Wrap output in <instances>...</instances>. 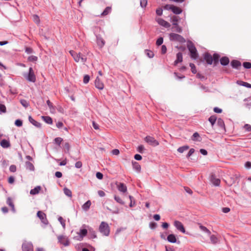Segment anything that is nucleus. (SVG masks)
<instances>
[{"label":"nucleus","instance_id":"obj_1","mask_svg":"<svg viewBox=\"0 0 251 251\" xmlns=\"http://www.w3.org/2000/svg\"><path fill=\"white\" fill-rule=\"evenodd\" d=\"M187 48L190 52L191 58L193 60H197L199 58V54L194 44L189 41L187 44Z\"/></svg>","mask_w":251,"mask_h":251},{"label":"nucleus","instance_id":"obj_2","mask_svg":"<svg viewBox=\"0 0 251 251\" xmlns=\"http://www.w3.org/2000/svg\"><path fill=\"white\" fill-rule=\"evenodd\" d=\"M99 231L103 235L108 236L110 233V228L108 224L105 222H102L99 226Z\"/></svg>","mask_w":251,"mask_h":251},{"label":"nucleus","instance_id":"obj_3","mask_svg":"<svg viewBox=\"0 0 251 251\" xmlns=\"http://www.w3.org/2000/svg\"><path fill=\"white\" fill-rule=\"evenodd\" d=\"M169 39L171 41H177L180 43H184L186 42L185 38L177 33H171L169 34Z\"/></svg>","mask_w":251,"mask_h":251},{"label":"nucleus","instance_id":"obj_4","mask_svg":"<svg viewBox=\"0 0 251 251\" xmlns=\"http://www.w3.org/2000/svg\"><path fill=\"white\" fill-rule=\"evenodd\" d=\"M24 76L29 82L34 83L36 81V75L34 74L33 68L31 67L29 68L28 72L26 74H25Z\"/></svg>","mask_w":251,"mask_h":251},{"label":"nucleus","instance_id":"obj_5","mask_svg":"<svg viewBox=\"0 0 251 251\" xmlns=\"http://www.w3.org/2000/svg\"><path fill=\"white\" fill-rule=\"evenodd\" d=\"M145 141L150 145L156 147L159 145V142L153 137L147 136L145 138Z\"/></svg>","mask_w":251,"mask_h":251},{"label":"nucleus","instance_id":"obj_6","mask_svg":"<svg viewBox=\"0 0 251 251\" xmlns=\"http://www.w3.org/2000/svg\"><path fill=\"white\" fill-rule=\"evenodd\" d=\"M23 251H33V246L31 242H24L22 246Z\"/></svg>","mask_w":251,"mask_h":251},{"label":"nucleus","instance_id":"obj_7","mask_svg":"<svg viewBox=\"0 0 251 251\" xmlns=\"http://www.w3.org/2000/svg\"><path fill=\"white\" fill-rule=\"evenodd\" d=\"M37 216L40 219L41 222L45 225L48 224V221L45 213L41 211H38L37 213Z\"/></svg>","mask_w":251,"mask_h":251},{"label":"nucleus","instance_id":"obj_8","mask_svg":"<svg viewBox=\"0 0 251 251\" xmlns=\"http://www.w3.org/2000/svg\"><path fill=\"white\" fill-rule=\"evenodd\" d=\"M96 42L97 45L100 49H102L105 44L104 40L102 38L100 35H96Z\"/></svg>","mask_w":251,"mask_h":251},{"label":"nucleus","instance_id":"obj_9","mask_svg":"<svg viewBox=\"0 0 251 251\" xmlns=\"http://www.w3.org/2000/svg\"><path fill=\"white\" fill-rule=\"evenodd\" d=\"M88 233V230L85 228L80 229L79 232L77 233L79 234V237H75L74 238L78 241H81L83 237H84Z\"/></svg>","mask_w":251,"mask_h":251},{"label":"nucleus","instance_id":"obj_10","mask_svg":"<svg viewBox=\"0 0 251 251\" xmlns=\"http://www.w3.org/2000/svg\"><path fill=\"white\" fill-rule=\"evenodd\" d=\"M203 59L208 65H211L213 62L212 55L208 52H205L203 55Z\"/></svg>","mask_w":251,"mask_h":251},{"label":"nucleus","instance_id":"obj_11","mask_svg":"<svg viewBox=\"0 0 251 251\" xmlns=\"http://www.w3.org/2000/svg\"><path fill=\"white\" fill-rule=\"evenodd\" d=\"M174 225L177 230H179L183 233H185V228L181 222L179 221H175L174 222Z\"/></svg>","mask_w":251,"mask_h":251},{"label":"nucleus","instance_id":"obj_12","mask_svg":"<svg viewBox=\"0 0 251 251\" xmlns=\"http://www.w3.org/2000/svg\"><path fill=\"white\" fill-rule=\"evenodd\" d=\"M58 242L63 245L64 246H68L69 245V240L67 238H65L64 235H59L58 236Z\"/></svg>","mask_w":251,"mask_h":251},{"label":"nucleus","instance_id":"obj_13","mask_svg":"<svg viewBox=\"0 0 251 251\" xmlns=\"http://www.w3.org/2000/svg\"><path fill=\"white\" fill-rule=\"evenodd\" d=\"M156 21L159 25L165 28H169L171 26L170 23L162 18H158L156 19Z\"/></svg>","mask_w":251,"mask_h":251},{"label":"nucleus","instance_id":"obj_14","mask_svg":"<svg viewBox=\"0 0 251 251\" xmlns=\"http://www.w3.org/2000/svg\"><path fill=\"white\" fill-rule=\"evenodd\" d=\"M95 85L96 88L100 90H102L104 88L103 83L98 76H97L95 79Z\"/></svg>","mask_w":251,"mask_h":251},{"label":"nucleus","instance_id":"obj_15","mask_svg":"<svg viewBox=\"0 0 251 251\" xmlns=\"http://www.w3.org/2000/svg\"><path fill=\"white\" fill-rule=\"evenodd\" d=\"M230 65L233 69L239 70L241 66V63L238 60H232L230 62Z\"/></svg>","mask_w":251,"mask_h":251},{"label":"nucleus","instance_id":"obj_16","mask_svg":"<svg viewBox=\"0 0 251 251\" xmlns=\"http://www.w3.org/2000/svg\"><path fill=\"white\" fill-rule=\"evenodd\" d=\"M167 240L169 242L171 243H180V241L179 240L177 241L176 236L174 234H170L168 235Z\"/></svg>","mask_w":251,"mask_h":251},{"label":"nucleus","instance_id":"obj_17","mask_svg":"<svg viewBox=\"0 0 251 251\" xmlns=\"http://www.w3.org/2000/svg\"><path fill=\"white\" fill-rule=\"evenodd\" d=\"M28 121L29 122L32 124L33 126H36L37 128H41L42 125L40 123L35 120L31 116H28Z\"/></svg>","mask_w":251,"mask_h":251},{"label":"nucleus","instance_id":"obj_18","mask_svg":"<svg viewBox=\"0 0 251 251\" xmlns=\"http://www.w3.org/2000/svg\"><path fill=\"white\" fill-rule=\"evenodd\" d=\"M211 182L216 186H219L220 185L221 180L219 178H216L215 175L213 174L211 176Z\"/></svg>","mask_w":251,"mask_h":251},{"label":"nucleus","instance_id":"obj_19","mask_svg":"<svg viewBox=\"0 0 251 251\" xmlns=\"http://www.w3.org/2000/svg\"><path fill=\"white\" fill-rule=\"evenodd\" d=\"M70 53L71 54V55L73 57L75 61L77 62L79 61L81 56L82 55V54L80 52L76 53L74 50H70Z\"/></svg>","mask_w":251,"mask_h":251},{"label":"nucleus","instance_id":"obj_20","mask_svg":"<svg viewBox=\"0 0 251 251\" xmlns=\"http://www.w3.org/2000/svg\"><path fill=\"white\" fill-rule=\"evenodd\" d=\"M88 238L89 239H94L97 238V234L96 231L93 228L88 227Z\"/></svg>","mask_w":251,"mask_h":251},{"label":"nucleus","instance_id":"obj_21","mask_svg":"<svg viewBox=\"0 0 251 251\" xmlns=\"http://www.w3.org/2000/svg\"><path fill=\"white\" fill-rule=\"evenodd\" d=\"M219 61L221 65L226 66L229 63V59L227 56H223L220 58Z\"/></svg>","mask_w":251,"mask_h":251},{"label":"nucleus","instance_id":"obj_22","mask_svg":"<svg viewBox=\"0 0 251 251\" xmlns=\"http://www.w3.org/2000/svg\"><path fill=\"white\" fill-rule=\"evenodd\" d=\"M132 165L134 170L138 173L141 172V166L137 162L132 161Z\"/></svg>","mask_w":251,"mask_h":251},{"label":"nucleus","instance_id":"obj_23","mask_svg":"<svg viewBox=\"0 0 251 251\" xmlns=\"http://www.w3.org/2000/svg\"><path fill=\"white\" fill-rule=\"evenodd\" d=\"M191 140L193 141L201 142L202 140V138L198 132H195L193 133L191 137Z\"/></svg>","mask_w":251,"mask_h":251},{"label":"nucleus","instance_id":"obj_24","mask_svg":"<svg viewBox=\"0 0 251 251\" xmlns=\"http://www.w3.org/2000/svg\"><path fill=\"white\" fill-rule=\"evenodd\" d=\"M212 56V58L213 59V63H214V66H216L219 61H220V55L219 54L217 53H214L213 54V56Z\"/></svg>","mask_w":251,"mask_h":251},{"label":"nucleus","instance_id":"obj_25","mask_svg":"<svg viewBox=\"0 0 251 251\" xmlns=\"http://www.w3.org/2000/svg\"><path fill=\"white\" fill-rule=\"evenodd\" d=\"M183 60L182 53L178 52L176 54V59L174 62V65H176L178 63L181 62Z\"/></svg>","mask_w":251,"mask_h":251},{"label":"nucleus","instance_id":"obj_26","mask_svg":"<svg viewBox=\"0 0 251 251\" xmlns=\"http://www.w3.org/2000/svg\"><path fill=\"white\" fill-rule=\"evenodd\" d=\"M10 142L6 139H2L0 142V146L3 148H8L10 147Z\"/></svg>","mask_w":251,"mask_h":251},{"label":"nucleus","instance_id":"obj_27","mask_svg":"<svg viewBox=\"0 0 251 251\" xmlns=\"http://www.w3.org/2000/svg\"><path fill=\"white\" fill-rule=\"evenodd\" d=\"M172 12L174 14L179 15L182 12V10L180 8L174 5L172 10Z\"/></svg>","mask_w":251,"mask_h":251},{"label":"nucleus","instance_id":"obj_28","mask_svg":"<svg viewBox=\"0 0 251 251\" xmlns=\"http://www.w3.org/2000/svg\"><path fill=\"white\" fill-rule=\"evenodd\" d=\"M173 26L172 27V29H175V31H176L177 33H181L182 31V28L177 23H173Z\"/></svg>","mask_w":251,"mask_h":251},{"label":"nucleus","instance_id":"obj_29","mask_svg":"<svg viewBox=\"0 0 251 251\" xmlns=\"http://www.w3.org/2000/svg\"><path fill=\"white\" fill-rule=\"evenodd\" d=\"M118 190L121 192L125 193L127 191V187L124 183H120L118 185Z\"/></svg>","mask_w":251,"mask_h":251},{"label":"nucleus","instance_id":"obj_30","mask_svg":"<svg viewBox=\"0 0 251 251\" xmlns=\"http://www.w3.org/2000/svg\"><path fill=\"white\" fill-rule=\"evenodd\" d=\"M42 120L47 124L49 125L52 124L53 121L52 118L49 116H42L41 117Z\"/></svg>","mask_w":251,"mask_h":251},{"label":"nucleus","instance_id":"obj_31","mask_svg":"<svg viewBox=\"0 0 251 251\" xmlns=\"http://www.w3.org/2000/svg\"><path fill=\"white\" fill-rule=\"evenodd\" d=\"M236 83L240 86L246 87L248 88H251V84H250L247 82H245L242 80H237Z\"/></svg>","mask_w":251,"mask_h":251},{"label":"nucleus","instance_id":"obj_32","mask_svg":"<svg viewBox=\"0 0 251 251\" xmlns=\"http://www.w3.org/2000/svg\"><path fill=\"white\" fill-rule=\"evenodd\" d=\"M25 167L26 170H28L31 171H34L35 170L34 165L29 161H26L25 162Z\"/></svg>","mask_w":251,"mask_h":251},{"label":"nucleus","instance_id":"obj_33","mask_svg":"<svg viewBox=\"0 0 251 251\" xmlns=\"http://www.w3.org/2000/svg\"><path fill=\"white\" fill-rule=\"evenodd\" d=\"M41 187L40 186H37L34 188L31 189L30 191V194L32 195H37L39 193Z\"/></svg>","mask_w":251,"mask_h":251},{"label":"nucleus","instance_id":"obj_34","mask_svg":"<svg viewBox=\"0 0 251 251\" xmlns=\"http://www.w3.org/2000/svg\"><path fill=\"white\" fill-rule=\"evenodd\" d=\"M6 203L12 208V210L15 212V209L14 207V204L12 201V199L10 197H8L7 199Z\"/></svg>","mask_w":251,"mask_h":251},{"label":"nucleus","instance_id":"obj_35","mask_svg":"<svg viewBox=\"0 0 251 251\" xmlns=\"http://www.w3.org/2000/svg\"><path fill=\"white\" fill-rule=\"evenodd\" d=\"M91 205V202L90 200H88L82 205V208L84 211H87L90 208Z\"/></svg>","mask_w":251,"mask_h":251},{"label":"nucleus","instance_id":"obj_36","mask_svg":"<svg viewBox=\"0 0 251 251\" xmlns=\"http://www.w3.org/2000/svg\"><path fill=\"white\" fill-rule=\"evenodd\" d=\"M217 125L221 128L226 129L225 122L222 118H218L217 120Z\"/></svg>","mask_w":251,"mask_h":251},{"label":"nucleus","instance_id":"obj_37","mask_svg":"<svg viewBox=\"0 0 251 251\" xmlns=\"http://www.w3.org/2000/svg\"><path fill=\"white\" fill-rule=\"evenodd\" d=\"M20 102L22 106L25 108H27L29 106V101L25 99H21L20 100Z\"/></svg>","mask_w":251,"mask_h":251},{"label":"nucleus","instance_id":"obj_38","mask_svg":"<svg viewBox=\"0 0 251 251\" xmlns=\"http://www.w3.org/2000/svg\"><path fill=\"white\" fill-rule=\"evenodd\" d=\"M217 119V117L216 115H212L208 118V121L210 123L211 125L213 126L215 124L216 121Z\"/></svg>","mask_w":251,"mask_h":251},{"label":"nucleus","instance_id":"obj_39","mask_svg":"<svg viewBox=\"0 0 251 251\" xmlns=\"http://www.w3.org/2000/svg\"><path fill=\"white\" fill-rule=\"evenodd\" d=\"M145 53L146 55L150 58H153L154 55L153 52L152 50H148V49L145 50Z\"/></svg>","mask_w":251,"mask_h":251},{"label":"nucleus","instance_id":"obj_40","mask_svg":"<svg viewBox=\"0 0 251 251\" xmlns=\"http://www.w3.org/2000/svg\"><path fill=\"white\" fill-rule=\"evenodd\" d=\"M210 239L211 242L214 245L216 244L218 242V239L217 238V237L213 234H210Z\"/></svg>","mask_w":251,"mask_h":251},{"label":"nucleus","instance_id":"obj_41","mask_svg":"<svg viewBox=\"0 0 251 251\" xmlns=\"http://www.w3.org/2000/svg\"><path fill=\"white\" fill-rule=\"evenodd\" d=\"M64 194L68 197L71 198L72 197V193L70 189L67 187L63 189Z\"/></svg>","mask_w":251,"mask_h":251},{"label":"nucleus","instance_id":"obj_42","mask_svg":"<svg viewBox=\"0 0 251 251\" xmlns=\"http://www.w3.org/2000/svg\"><path fill=\"white\" fill-rule=\"evenodd\" d=\"M189 147L188 145H185L178 148L177 150L179 153H183L185 151L189 149Z\"/></svg>","mask_w":251,"mask_h":251},{"label":"nucleus","instance_id":"obj_43","mask_svg":"<svg viewBox=\"0 0 251 251\" xmlns=\"http://www.w3.org/2000/svg\"><path fill=\"white\" fill-rule=\"evenodd\" d=\"M111 11V8L110 7L107 6L106 7L103 11L101 13V15L104 16L108 15Z\"/></svg>","mask_w":251,"mask_h":251},{"label":"nucleus","instance_id":"obj_44","mask_svg":"<svg viewBox=\"0 0 251 251\" xmlns=\"http://www.w3.org/2000/svg\"><path fill=\"white\" fill-rule=\"evenodd\" d=\"M200 228L202 231L206 233L208 235H210L211 231L206 227L202 225H200Z\"/></svg>","mask_w":251,"mask_h":251},{"label":"nucleus","instance_id":"obj_45","mask_svg":"<svg viewBox=\"0 0 251 251\" xmlns=\"http://www.w3.org/2000/svg\"><path fill=\"white\" fill-rule=\"evenodd\" d=\"M180 20V18L178 16H173L171 18V22L173 23H177Z\"/></svg>","mask_w":251,"mask_h":251},{"label":"nucleus","instance_id":"obj_46","mask_svg":"<svg viewBox=\"0 0 251 251\" xmlns=\"http://www.w3.org/2000/svg\"><path fill=\"white\" fill-rule=\"evenodd\" d=\"M38 57L35 55H30L28 57L27 61L29 62H35L37 61Z\"/></svg>","mask_w":251,"mask_h":251},{"label":"nucleus","instance_id":"obj_47","mask_svg":"<svg viewBox=\"0 0 251 251\" xmlns=\"http://www.w3.org/2000/svg\"><path fill=\"white\" fill-rule=\"evenodd\" d=\"M114 200L119 203L124 205L125 204L124 201L121 199L119 196L115 195L114 197Z\"/></svg>","mask_w":251,"mask_h":251},{"label":"nucleus","instance_id":"obj_48","mask_svg":"<svg viewBox=\"0 0 251 251\" xmlns=\"http://www.w3.org/2000/svg\"><path fill=\"white\" fill-rule=\"evenodd\" d=\"M6 112V107L4 104L0 103V114Z\"/></svg>","mask_w":251,"mask_h":251},{"label":"nucleus","instance_id":"obj_49","mask_svg":"<svg viewBox=\"0 0 251 251\" xmlns=\"http://www.w3.org/2000/svg\"><path fill=\"white\" fill-rule=\"evenodd\" d=\"M14 125L17 127H21L23 126V121L21 119H17L14 122Z\"/></svg>","mask_w":251,"mask_h":251},{"label":"nucleus","instance_id":"obj_50","mask_svg":"<svg viewBox=\"0 0 251 251\" xmlns=\"http://www.w3.org/2000/svg\"><path fill=\"white\" fill-rule=\"evenodd\" d=\"M189 66L191 67L192 73L194 74H196L197 70H196V68L195 64L192 63H190L189 64Z\"/></svg>","mask_w":251,"mask_h":251},{"label":"nucleus","instance_id":"obj_51","mask_svg":"<svg viewBox=\"0 0 251 251\" xmlns=\"http://www.w3.org/2000/svg\"><path fill=\"white\" fill-rule=\"evenodd\" d=\"M58 220L60 222L61 225H62V227L64 228H65V226H66L65 220H64L63 218L62 217H61V216L58 217Z\"/></svg>","mask_w":251,"mask_h":251},{"label":"nucleus","instance_id":"obj_52","mask_svg":"<svg viewBox=\"0 0 251 251\" xmlns=\"http://www.w3.org/2000/svg\"><path fill=\"white\" fill-rule=\"evenodd\" d=\"M63 141V139L61 137H56L54 139V143L58 146H60L61 142Z\"/></svg>","mask_w":251,"mask_h":251},{"label":"nucleus","instance_id":"obj_53","mask_svg":"<svg viewBox=\"0 0 251 251\" xmlns=\"http://www.w3.org/2000/svg\"><path fill=\"white\" fill-rule=\"evenodd\" d=\"M163 43V38L159 37L156 41V45L157 46H161Z\"/></svg>","mask_w":251,"mask_h":251},{"label":"nucleus","instance_id":"obj_54","mask_svg":"<svg viewBox=\"0 0 251 251\" xmlns=\"http://www.w3.org/2000/svg\"><path fill=\"white\" fill-rule=\"evenodd\" d=\"M243 66L245 69H249L251 68V63L250 62H244Z\"/></svg>","mask_w":251,"mask_h":251},{"label":"nucleus","instance_id":"obj_55","mask_svg":"<svg viewBox=\"0 0 251 251\" xmlns=\"http://www.w3.org/2000/svg\"><path fill=\"white\" fill-rule=\"evenodd\" d=\"M90 77L88 75H84V76L83 77V83L84 84H87L90 80Z\"/></svg>","mask_w":251,"mask_h":251},{"label":"nucleus","instance_id":"obj_56","mask_svg":"<svg viewBox=\"0 0 251 251\" xmlns=\"http://www.w3.org/2000/svg\"><path fill=\"white\" fill-rule=\"evenodd\" d=\"M144 150L145 148L144 146L142 145L138 146V147L137 148V151L140 153H143Z\"/></svg>","mask_w":251,"mask_h":251},{"label":"nucleus","instance_id":"obj_57","mask_svg":"<svg viewBox=\"0 0 251 251\" xmlns=\"http://www.w3.org/2000/svg\"><path fill=\"white\" fill-rule=\"evenodd\" d=\"M173 5H174L173 4H167L163 6V9L164 10H171L172 11Z\"/></svg>","mask_w":251,"mask_h":251},{"label":"nucleus","instance_id":"obj_58","mask_svg":"<svg viewBox=\"0 0 251 251\" xmlns=\"http://www.w3.org/2000/svg\"><path fill=\"white\" fill-rule=\"evenodd\" d=\"M33 21L36 24H38L40 23V18L37 15H36V14L34 15L33 16Z\"/></svg>","mask_w":251,"mask_h":251},{"label":"nucleus","instance_id":"obj_59","mask_svg":"<svg viewBox=\"0 0 251 251\" xmlns=\"http://www.w3.org/2000/svg\"><path fill=\"white\" fill-rule=\"evenodd\" d=\"M157 224L155 222H150L149 224V227L151 229H154L157 227Z\"/></svg>","mask_w":251,"mask_h":251},{"label":"nucleus","instance_id":"obj_60","mask_svg":"<svg viewBox=\"0 0 251 251\" xmlns=\"http://www.w3.org/2000/svg\"><path fill=\"white\" fill-rule=\"evenodd\" d=\"M25 52L27 54H31V53H33L34 51H33V50L31 48L25 47Z\"/></svg>","mask_w":251,"mask_h":251},{"label":"nucleus","instance_id":"obj_61","mask_svg":"<svg viewBox=\"0 0 251 251\" xmlns=\"http://www.w3.org/2000/svg\"><path fill=\"white\" fill-rule=\"evenodd\" d=\"M147 0H140V6L142 8H145L147 5Z\"/></svg>","mask_w":251,"mask_h":251},{"label":"nucleus","instance_id":"obj_62","mask_svg":"<svg viewBox=\"0 0 251 251\" xmlns=\"http://www.w3.org/2000/svg\"><path fill=\"white\" fill-rule=\"evenodd\" d=\"M156 14L158 16H161L163 13V9L161 7H159L156 9Z\"/></svg>","mask_w":251,"mask_h":251},{"label":"nucleus","instance_id":"obj_63","mask_svg":"<svg viewBox=\"0 0 251 251\" xmlns=\"http://www.w3.org/2000/svg\"><path fill=\"white\" fill-rule=\"evenodd\" d=\"M195 151V150L194 149H190L187 154L186 155V157L188 158L189 157H190L192 155V154L194 153Z\"/></svg>","mask_w":251,"mask_h":251},{"label":"nucleus","instance_id":"obj_64","mask_svg":"<svg viewBox=\"0 0 251 251\" xmlns=\"http://www.w3.org/2000/svg\"><path fill=\"white\" fill-rule=\"evenodd\" d=\"M96 176L98 179H100V180L102 179L103 177V174L100 172H98L96 173Z\"/></svg>","mask_w":251,"mask_h":251}]
</instances>
